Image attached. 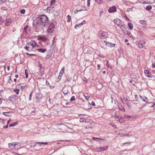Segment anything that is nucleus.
Returning a JSON list of instances; mask_svg holds the SVG:
<instances>
[{"mask_svg": "<svg viewBox=\"0 0 155 155\" xmlns=\"http://www.w3.org/2000/svg\"><path fill=\"white\" fill-rule=\"evenodd\" d=\"M25 74L26 75V78H28V70L26 69L25 70Z\"/></svg>", "mask_w": 155, "mask_h": 155, "instance_id": "nucleus-28", "label": "nucleus"}, {"mask_svg": "<svg viewBox=\"0 0 155 155\" xmlns=\"http://www.w3.org/2000/svg\"><path fill=\"white\" fill-rule=\"evenodd\" d=\"M62 75H61V74H59V75L58 76V78L60 79L61 77V76H62Z\"/></svg>", "mask_w": 155, "mask_h": 155, "instance_id": "nucleus-58", "label": "nucleus"}, {"mask_svg": "<svg viewBox=\"0 0 155 155\" xmlns=\"http://www.w3.org/2000/svg\"><path fill=\"white\" fill-rule=\"evenodd\" d=\"M86 121L83 118H81L80 119V122L81 123L86 122Z\"/></svg>", "mask_w": 155, "mask_h": 155, "instance_id": "nucleus-37", "label": "nucleus"}, {"mask_svg": "<svg viewBox=\"0 0 155 155\" xmlns=\"http://www.w3.org/2000/svg\"><path fill=\"white\" fill-rule=\"evenodd\" d=\"M114 22L116 25L119 27L123 22L119 19L117 18L114 20Z\"/></svg>", "mask_w": 155, "mask_h": 155, "instance_id": "nucleus-6", "label": "nucleus"}, {"mask_svg": "<svg viewBox=\"0 0 155 155\" xmlns=\"http://www.w3.org/2000/svg\"><path fill=\"white\" fill-rule=\"evenodd\" d=\"M139 22L141 24L143 25H147V22L146 21L144 20H140L139 21Z\"/></svg>", "mask_w": 155, "mask_h": 155, "instance_id": "nucleus-20", "label": "nucleus"}, {"mask_svg": "<svg viewBox=\"0 0 155 155\" xmlns=\"http://www.w3.org/2000/svg\"><path fill=\"white\" fill-rule=\"evenodd\" d=\"M131 117L130 116L128 115L127 114H124V118L126 119H127L129 118H131Z\"/></svg>", "mask_w": 155, "mask_h": 155, "instance_id": "nucleus-18", "label": "nucleus"}, {"mask_svg": "<svg viewBox=\"0 0 155 155\" xmlns=\"http://www.w3.org/2000/svg\"><path fill=\"white\" fill-rule=\"evenodd\" d=\"M64 67H63L60 71V72L59 73L60 74H61V75H63V74L64 72Z\"/></svg>", "mask_w": 155, "mask_h": 155, "instance_id": "nucleus-29", "label": "nucleus"}, {"mask_svg": "<svg viewBox=\"0 0 155 155\" xmlns=\"http://www.w3.org/2000/svg\"><path fill=\"white\" fill-rule=\"evenodd\" d=\"M91 104L92 105H94V106L95 105V103L94 101H92V103H91Z\"/></svg>", "mask_w": 155, "mask_h": 155, "instance_id": "nucleus-63", "label": "nucleus"}, {"mask_svg": "<svg viewBox=\"0 0 155 155\" xmlns=\"http://www.w3.org/2000/svg\"><path fill=\"white\" fill-rule=\"evenodd\" d=\"M55 37H54L52 41V44H51V45H53V44H54V41H55Z\"/></svg>", "mask_w": 155, "mask_h": 155, "instance_id": "nucleus-53", "label": "nucleus"}, {"mask_svg": "<svg viewBox=\"0 0 155 155\" xmlns=\"http://www.w3.org/2000/svg\"><path fill=\"white\" fill-rule=\"evenodd\" d=\"M25 11L24 9H22L20 11V13L22 14H24L25 13Z\"/></svg>", "mask_w": 155, "mask_h": 155, "instance_id": "nucleus-38", "label": "nucleus"}, {"mask_svg": "<svg viewBox=\"0 0 155 155\" xmlns=\"http://www.w3.org/2000/svg\"><path fill=\"white\" fill-rule=\"evenodd\" d=\"M32 95H31V94H30V95H29V100L30 101H31V96H32Z\"/></svg>", "mask_w": 155, "mask_h": 155, "instance_id": "nucleus-54", "label": "nucleus"}, {"mask_svg": "<svg viewBox=\"0 0 155 155\" xmlns=\"http://www.w3.org/2000/svg\"><path fill=\"white\" fill-rule=\"evenodd\" d=\"M98 35L99 37L101 39L105 38L108 36L107 32L103 31H99L98 32Z\"/></svg>", "mask_w": 155, "mask_h": 155, "instance_id": "nucleus-3", "label": "nucleus"}, {"mask_svg": "<svg viewBox=\"0 0 155 155\" xmlns=\"http://www.w3.org/2000/svg\"><path fill=\"white\" fill-rule=\"evenodd\" d=\"M140 97L143 101L145 102L146 103H147L148 102V99L145 96H142L141 95H140Z\"/></svg>", "mask_w": 155, "mask_h": 155, "instance_id": "nucleus-14", "label": "nucleus"}, {"mask_svg": "<svg viewBox=\"0 0 155 155\" xmlns=\"http://www.w3.org/2000/svg\"><path fill=\"white\" fill-rule=\"evenodd\" d=\"M27 28H26V27H25V28H24V30H25V31L26 32V33H27Z\"/></svg>", "mask_w": 155, "mask_h": 155, "instance_id": "nucleus-61", "label": "nucleus"}, {"mask_svg": "<svg viewBox=\"0 0 155 155\" xmlns=\"http://www.w3.org/2000/svg\"><path fill=\"white\" fill-rule=\"evenodd\" d=\"M19 90L18 89H14V92H15L16 93V94H19Z\"/></svg>", "mask_w": 155, "mask_h": 155, "instance_id": "nucleus-33", "label": "nucleus"}, {"mask_svg": "<svg viewBox=\"0 0 155 155\" xmlns=\"http://www.w3.org/2000/svg\"><path fill=\"white\" fill-rule=\"evenodd\" d=\"M36 98L38 100L41 99L42 97V95L41 93L38 92L36 94Z\"/></svg>", "mask_w": 155, "mask_h": 155, "instance_id": "nucleus-13", "label": "nucleus"}, {"mask_svg": "<svg viewBox=\"0 0 155 155\" xmlns=\"http://www.w3.org/2000/svg\"><path fill=\"white\" fill-rule=\"evenodd\" d=\"M143 45V43H142L141 42H140L138 44V47L140 48H142Z\"/></svg>", "mask_w": 155, "mask_h": 155, "instance_id": "nucleus-26", "label": "nucleus"}, {"mask_svg": "<svg viewBox=\"0 0 155 155\" xmlns=\"http://www.w3.org/2000/svg\"><path fill=\"white\" fill-rule=\"evenodd\" d=\"M85 23H86V21H84L81 23V24H82V25H83L84 24H85Z\"/></svg>", "mask_w": 155, "mask_h": 155, "instance_id": "nucleus-60", "label": "nucleus"}, {"mask_svg": "<svg viewBox=\"0 0 155 155\" xmlns=\"http://www.w3.org/2000/svg\"><path fill=\"white\" fill-rule=\"evenodd\" d=\"M35 22L38 25L45 26L47 25L49 22L48 17L45 15H41L36 18Z\"/></svg>", "mask_w": 155, "mask_h": 155, "instance_id": "nucleus-1", "label": "nucleus"}, {"mask_svg": "<svg viewBox=\"0 0 155 155\" xmlns=\"http://www.w3.org/2000/svg\"><path fill=\"white\" fill-rule=\"evenodd\" d=\"M145 9L147 11L150 10L152 9V6L150 5H148L146 6Z\"/></svg>", "mask_w": 155, "mask_h": 155, "instance_id": "nucleus-21", "label": "nucleus"}, {"mask_svg": "<svg viewBox=\"0 0 155 155\" xmlns=\"http://www.w3.org/2000/svg\"><path fill=\"white\" fill-rule=\"evenodd\" d=\"M4 22V21L1 18H0V24H2Z\"/></svg>", "mask_w": 155, "mask_h": 155, "instance_id": "nucleus-50", "label": "nucleus"}, {"mask_svg": "<svg viewBox=\"0 0 155 155\" xmlns=\"http://www.w3.org/2000/svg\"><path fill=\"white\" fill-rule=\"evenodd\" d=\"M82 25V24L81 23H79L78 24H76L75 25L74 28L76 29L78 28L77 27H80Z\"/></svg>", "mask_w": 155, "mask_h": 155, "instance_id": "nucleus-30", "label": "nucleus"}, {"mask_svg": "<svg viewBox=\"0 0 155 155\" xmlns=\"http://www.w3.org/2000/svg\"><path fill=\"white\" fill-rule=\"evenodd\" d=\"M149 104H151V107H153L155 106V102L154 103L151 102Z\"/></svg>", "mask_w": 155, "mask_h": 155, "instance_id": "nucleus-47", "label": "nucleus"}, {"mask_svg": "<svg viewBox=\"0 0 155 155\" xmlns=\"http://www.w3.org/2000/svg\"><path fill=\"white\" fill-rule=\"evenodd\" d=\"M126 104L128 107H130V103L128 101H126Z\"/></svg>", "mask_w": 155, "mask_h": 155, "instance_id": "nucleus-42", "label": "nucleus"}, {"mask_svg": "<svg viewBox=\"0 0 155 155\" xmlns=\"http://www.w3.org/2000/svg\"><path fill=\"white\" fill-rule=\"evenodd\" d=\"M24 48L25 49L26 51H29V47L28 46H26L24 47Z\"/></svg>", "mask_w": 155, "mask_h": 155, "instance_id": "nucleus-46", "label": "nucleus"}, {"mask_svg": "<svg viewBox=\"0 0 155 155\" xmlns=\"http://www.w3.org/2000/svg\"><path fill=\"white\" fill-rule=\"evenodd\" d=\"M101 67L100 64H98L97 65V68L98 70H100V69Z\"/></svg>", "mask_w": 155, "mask_h": 155, "instance_id": "nucleus-51", "label": "nucleus"}, {"mask_svg": "<svg viewBox=\"0 0 155 155\" xmlns=\"http://www.w3.org/2000/svg\"><path fill=\"white\" fill-rule=\"evenodd\" d=\"M116 8L115 6L110 7L108 11L109 13H112L115 12L116 11Z\"/></svg>", "mask_w": 155, "mask_h": 155, "instance_id": "nucleus-7", "label": "nucleus"}, {"mask_svg": "<svg viewBox=\"0 0 155 155\" xmlns=\"http://www.w3.org/2000/svg\"><path fill=\"white\" fill-rule=\"evenodd\" d=\"M11 19L10 18H7L5 21V25L6 26H9L11 23Z\"/></svg>", "mask_w": 155, "mask_h": 155, "instance_id": "nucleus-8", "label": "nucleus"}, {"mask_svg": "<svg viewBox=\"0 0 155 155\" xmlns=\"http://www.w3.org/2000/svg\"><path fill=\"white\" fill-rule=\"evenodd\" d=\"M9 148L12 149H15L21 146V143L18 142H12L8 144Z\"/></svg>", "mask_w": 155, "mask_h": 155, "instance_id": "nucleus-2", "label": "nucleus"}, {"mask_svg": "<svg viewBox=\"0 0 155 155\" xmlns=\"http://www.w3.org/2000/svg\"><path fill=\"white\" fill-rule=\"evenodd\" d=\"M10 113V112H4L2 113V114L5 116H10V115L8 114Z\"/></svg>", "mask_w": 155, "mask_h": 155, "instance_id": "nucleus-24", "label": "nucleus"}, {"mask_svg": "<svg viewBox=\"0 0 155 155\" xmlns=\"http://www.w3.org/2000/svg\"><path fill=\"white\" fill-rule=\"evenodd\" d=\"M144 73L145 75L147 77L150 78L151 77V73L150 71L147 70H145L144 71Z\"/></svg>", "mask_w": 155, "mask_h": 155, "instance_id": "nucleus-12", "label": "nucleus"}, {"mask_svg": "<svg viewBox=\"0 0 155 155\" xmlns=\"http://www.w3.org/2000/svg\"><path fill=\"white\" fill-rule=\"evenodd\" d=\"M83 11L82 10H75L74 11V13L75 14H76L77 13V12H80V11Z\"/></svg>", "mask_w": 155, "mask_h": 155, "instance_id": "nucleus-49", "label": "nucleus"}, {"mask_svg": "<svg viewBox=\"0 0 155 155\" xmlns=\"http://www.w3.org/2000/svg\"><path fill=\"white\" fill-rule=\"evenodd\" d=\"M67 125H65L64 124H62V127L64 128H65L66 127H67L70 129H72L73 126L72 124H67Z\"/></svg>", "mask_w": 155, "mask_h": 155, "instance_id": "nucleus-11", "label": "nucleus"}, {"mask_svg": "<svg viewBox=\"0 0 155 155\" xmlns=\"http://www.w3.org/2000/svg\"><path fill=\"white\" fill-rule=\"evenodd\" d=\"M106 43V45L107 46L110 47V45H111V43L109 42H107L106 41H104Z\"/></svg>", "mask_w": 155, "mask_h": 155, "instance_id": "nucleus-32", "label": "nucleus"}, {"mask_svg": "<svg viewBox=\"0 0 155 155\" xmlns=\"http://www.w3.org/2000/svg\"><path fill=\"white\" fill-rule=\"evenodd\" d=\"M124 33L125 34H127V35L129 36L130 37H131V36L130 35H132L130 33L128 32V31H127V32H124Z\"/></svg>", "mask_w": 155, "mask_h": 155, "instance_id": "nucleus-36", "label": "nucleus"}, {"mask_svg": "<svg viewBox=\"0 0 155 155\" xmlns=\"http://www.w3.org/2000/svg\"><path fill=\"white\" fill-rule=\"evenodd\" d=\"M97 151L98 152H101L103 150L102 147H98L97 148Z\"/></svg>", "mask_w": 155, "mask_h": 155, "instance_id": "nucleus-34", "label": "nucleus"}, {"mask_svg": "<svg viewBox=\"0 0 155 155\" xmlns=\"http://www.w3.org/2000/svg\"><path fill=\"white\" fill-rule=\"evenodd\" d=\"M27 45H31L32 47V48H34L36 46L38 47V45L37 44V42L35 41H31L27 42Z\"/></svg>", "mask_w": 155, "mask_h": 155, "instance_id": "nucleus-5", "label": "nucleus"}, {"mask_svg": "<svg viewBox=\"0 0 155 155\" xmlns=\"http://www.w3.org/2000/svg\"><path fill=\"white\" fill-rule=\"evenodd\" d=\"M39 52L44 53H45L46 51V49L45 48H39L37 50Z\"/></svg>", "mask_w": 155, "mask_h": 155, "instance_id": "nucleus-15", "label": "nucleus"}, {"mask_svg": "<svg viewBox=\"0 0 155 155\" xmlns=\"http://www.w3.org/2000/svg\"><path fill=\"white\" fill-rule=\"evenodd\" d=\"M124 3L126 5H129L130 4L131 2L129 1H126L125 0H123Z\"/></svg>", "mask_w": 155, "mask_h": 155, "instance_id": "nucleus-23", "label": "nucleus"}, {"mask_svg": "<svg viewBox=\"0 0 155 155\" xmlns=\"http://www.w3.org/2000/svg\"><path fill=\"white\" fill-rule=\"evenodd\" d=\"M7 0H0V1L1 2L3 3L5 2Z\"/></svg>", "mask_w": 155, "mask_h": 155, "instance_id": "nucleus-55", "label": "nucleus"}, {"mask_svg": "<svg viewBox=\"0 0 155 155\" xmlns=\"http://www.w3.org/2000/svg\"><path fill=\"white\" fill-rule=\"evenodd\" d=\"M48 143V142H36L35 144L31 145L30 146V147L32 148L35 147L36 146V144H47Z\"/></svg>", "mask_w": 155, "mask_h": 155, "instance_id": "nucleus-9", "label": "nucleus"}, {"mask_svg": "<svg viewBox=\"0 0 155 155\" xmlns=\"http://www.w3.org/2000/svg\"><path fill=\"white\" fill-rule=\"evenodd\" d=\"M10 122H11V120H9L7 121V124L8 125L9 124V123Z\"/></svg>", "mask_w": 155, "mask_h": 155, "instance_id": "nucleus-64", "label": "nucleus"}, {"mask_svg": "<svg viewBox=\"0 0 155 155\" xmlns=\"http://www.w3.org/2000/svg\"><path fill=\"white\" fill-rule=\"evenodd\" d=\"M20 84L23 85H21V89H24L25 87L26 86V84H24L23 83H21Z\"/></svg>", "mask_w": 155, "mask_h": 155, "instance_id": "nucleus-27", "label": "nucleus"}, {"mask_svg": "<svg viewBox=\"0 0 155 155\" xmlns=\"http://www.w3.org/2000/svg\"><path fill=\"white\" fill-rule=\"evenodd\" d=\"M128 26L130 30H132L133 29V25L132 23L130 22L128 23Z\"/></svg>", "mask_w": 155, "mask_h": 155, "instance_id": "nucleus-16", "label": "nucleus"}, {"mask_svg": "<svg viewBox=\"0 0 155 155\" xmlns=\"http://www.w3.org/2000/svg\"><path fill=\"white\" fill-rule=\"evenodd\" d=\"M132 8H128L127 10V12H129L130 11H131L132 10Z\"/></svg>", "mask_w": 155, "mask_h": 155, "instance_id": "nucleus-48", "label": "nucleus"}, {"mask_svg": "<svg viewBox=\"0 0 155 155\" xmlns=\"http://www.w3.org/2000/svg\"><path fill=\"white\" fill-rule=\"evenodd\" d=\"M46 84H47V85H50L48 81H46Z\"/></svg>", "mask_w": 155, "mask_h": 155, "instance_id": "nucleus-57", "label": "nucleus"}, {"mask_svg": "<svg viewBox=\"0 0 155 155\" xmlns=\"http://www.w3.org/2000/svg\"><path fill=\"white\" fill-rule=\"evenodd\" d=\"M119 134L121 135V136H125V135H127V136H130L133 135L132 134H128L127 135H126L125 134H124V133H123V135H122V134L120 133Z\"/></svg>", "mask_w": 155, "mask_h": 155, "instance_id": "nucleus-31", "label": "nucleus"}, {"mask_svg": "<svg viewBox=\"0 0 155 155\" xmlns=\"http://www.w3.org/2000/svg\"><path fill=\"white\" fill-rule=\"evenodd\" d=\"M95 1L98 4H100L101 3V0H95Z\"/></svg>", "mask_w": 155, "mask_h": 155, "instance_id": "nucleus-40", "label": "nucleus"}, {"mask_svg": "<svg viewBox=\"0 0 155 155\" xmlns=\"http://www.w3.org/2000/svg\"><path fill=\"white\" fill-rule=\"evenodd\" d=\"M114 117L118 121H119L121 118V117H119L118 116L116 115L114 116Z\"/></svg>", "mask_w": 155, "mask_h": 155, "instance_id": "nucleus-25", "label": "nucleus"}, {"mask_svg": "<svg viewBox=\"0 0 155 155\" xmlns=\"http://www.w3.org/2000/svg\"><path fill=\"white\" fill-rule=\"evenodd\" d=\"M67 18H68V20H67V22H69L71 20V17L69 15H68L67 16Z\"/></svg>", "mask_w": 155, "mask_h": 155, "instance_id": "nucleus-35", "label": "nucleus"}, {"mask_svg": "<svg viewBox=\"0 0 155 155\" xmlns=\"http://www.w3.org/2000/svg\"><path fill=\"white\" fill-rule=\"evenodd\" d=\"M18 122H15V123H13L10 124L9 125V127H13L15 126L16 125L18 124Z\"/></svg>", "mask_w": 155, "mask_h": 155, "instance_id": "nucleus-22", "label": "nucleus"}, {"mask_svg": "<svg viewBox=\"0 0 155 155\" xmlns=\"http://www.w3.org/2000/svg\"><path fill=\"white\" fill-rule=\"evenodd\" d=\"M75 100V97L74 96H72L70 99V101H74Z\"/></svg>", "mask_w": 155, "mask_h": 155, "instance_id": "nucleus-41", "label": "nucleus"}, {"mask_svg": "<svg viewBox=\"0 0 155 155\" xmlns=\"http://www.w3.org/2000/svg\"><path fill=\"white\" fill-rule=\"evenodd\" d=\"M55 25L53 23H51L48 26L47 29L48 32L49 33L52 32L54 28Z\"/></svg>", "mask_w": 155, "mask_h": 155, "instance_id": "nucleus-4", "label": "nucleus"}, {"mask_svg": "<svg viewBox=\"0 0 155 155\" xmlns=\"http://www.w3.org/2000/svg\"><path fill=\"white\" fill-rule=\"evenodd\" d=\"M119 27L124 32H127V31H126L125 26L124 22L122 23L120 25Z\"/></svg>", "mask_w": 155, "mask_h": 155, "instance_id": "nucleus-10", "label": "nucleus"}, {"mask_svg": "<svg viewBox=\"0 0 155 155\" xmlns=\"http://www.w3.org/2000/svg\"><path fill=\"white\" fill-rule=\"evenodd\" d=\"M115 46V44H112L111 43V45H110V47H114Z\"/></svg>", "mask_w": 155, "mask_h": 155, "instance_id": "nucleus-52", "label": "nucleus"}, {"mask_svg": "<svg viewBox=\"0 0 155 155\" xmlns=\"http://www.w3.org/2000/svg\"><path fill=\"white\" fill-rule=\"evenodd\" d=\"M38 39L42 41H45L47 39V38L44 36H42L39 37Z\"/></svg>", "mask_w": 155, "mask_h": 155, "instance_id": "nucleus-17", "label": "nucleus"}, {"mask_svg": "<svg viewBox=\"0 0 155 155\" xmlns=\"http://www.w3.org/2000/svg\"><path fill=\"white\" fill-rule=\"evenodd\" d=\"M107 147H108L107 146H105L102 147L103 150H106L107 148Z\"/></svg>", "mask_w": 155, "mask_h": 155, "instance_id": "nucleus-44", "label": "nucleus"}, {"mask_svg": "<svg viewBox=\"0 0 155 155\" xmlns=\"http://www.w3.org/2000/svg\"><path fill=\"white\" fill-rule=\"evenodd\" d=\"M84 97L85 99L86 100H89L90 98V97L88 96H86L85 95H84Z\"/></svg>", "mask_w": 155, "mask_h": 155, "instance_id": "nucleus-43", "label": "nucleus"}, {"mask_svg": "<svg viewBox=\"0 0 155 155\" xmlns=\"http://www.w3.org/2000/svg\"><path fill=\"white\" fill-rule=\"evenodd\" d=\"M26 54L27 55H29L30 56H33V55H34V54H28L27 53H26Z\"/></svg>", "mask_w": 155, "mask_h": 155, "instance_id": "nucleus-59", "label": "nucleus"}, {"mask_svg": "<svg viewBox=\"0 0 155 155\" xmlns=\"http://www.w3.org/2000/svg\"><path fill=\"white\" fill-rule=\"evenodd\" d=\"M51 54L50 55V54H47L46 56V59H48L51 57Z\"/></svg>", "mask_w": 155, "mask_h": 155, "instance_id": "nucleus-39", "label": "nucleus"}, {"mask_svg": "<svg viewBox=\"0 0 155 155\" xmlns=\"http://www.w3.org/2000/svg\"><path fill=\"white\" fill-rule=\"evenodd\" d=\"M71 80V78H68L67 79V81H70Z\"/></svg>", "mask_w": 155, "mask_h": 155, "instance_id": "nucleus-56", "label": "nucleus"}, {"mask_svg": "<svg viewBox=\"0 0 155 155\" xmlns=\"http://www.w3.org/2000/svg\"><path fill=\"white\" fill-rule=\"evenodd\" d=\"M142 43H143V44L144 45L145 44L146 42L145 41H141Z\"/></svg>", "mask_w": 155, "mask_h": 155, "instance_id": "nucleus-62", "label": "nucleus"}, {"mask_svg": "<svg viewBox=\"0 0 155 155\" xmlns=\"http://www.w3.org/2000/svg\"><path fill=\"white\" fill-rule=\"evenodd\" d=\"M93 140H94L97 141H100V140H103L102 139H101V138H97V137H93Z\"/></svg>", "mask_w": 155, "mask_h": 155, "instance_id": "nucleus-19", "label": "nucleus"}, {"mask_svg": "<svg viewBox=\"0 0 155 155\" xmlns=\"http://www.w3.org/2000/svg\"><path fill=\"white\" fill-rule=\"evenodd\" d=\"M91 0H87V5L88 7H89L90 6Z\"/></svg>", "mask_w": 155, "mask_h": 155, "instance_id": "nucleus-45", "label": "nucleus"}]
</instances>
